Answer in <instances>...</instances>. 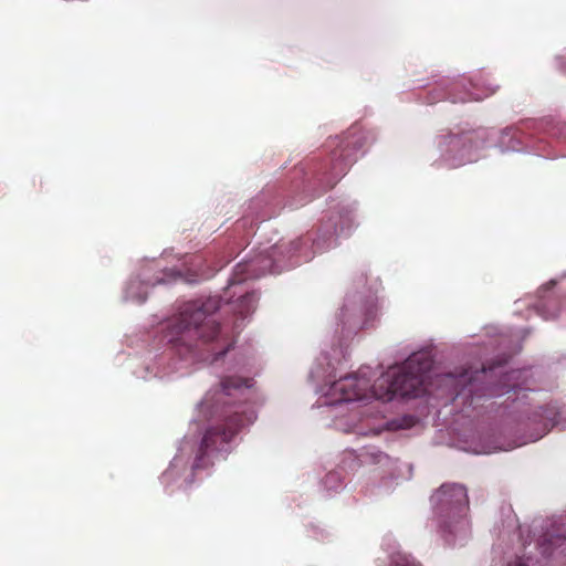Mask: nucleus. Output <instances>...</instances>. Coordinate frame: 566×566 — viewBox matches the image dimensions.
Returning a JSON list of instances; mask_svg holds the SVG:
<instances>
[{"label": "nucleus", "mask_w": 566, "mask_h": 566, "mask_svg": "<svg viewBox=\"0 0 566 566\" xmlns=\"http://www.w3.org/2000/svg\"><path fill=\"white\" fill-rule=\"evenodd\" d=\"M212 302L191 301L184 304L170 324L171 339L178 353L206 359L212 348Z\"/></svg>", "instance_id": "obj_1"}, {"label": "nucleus", "mask_w": 566, "mask_h": 566, "mask_svg": "<svg viewBox=\"0 0 566 566\" xmlns=\"http://www.w3.org/2000/svg\"><path fill=\"white\" fill-rule=\"evenodd\" d=\"M432 367V360L426 354L411 355L401 366L390 368L380 379L379 387L387 385L385 394L379 395L384 400L395 396L418 397L427 391L424 387L427 374Z\"/></svg>", "instance_id": "obj_2"}, {"label": "nucleus", "mask_w": 566, "mask_h": 566, "mask_svg": "<svg viewBox=\"0 0 566 566\" xmlns=\"http://www.w3.org/2000/svg\"><path fill=\"white\" fill-rule=\"evenodd\" d=\"M259 296L255 292H249L240 296L235 302L232 303L233 323L231 332L227 333L224 347L217 352V344L219 343V335L222 333V328L219 324L214 323V360L219 356H223L235 343V337L240 334L244 326V321L248 318L256 308Z\"/></svg>", "instance_id": "obj_3"}, {"label": "nucleus", "mask_w": 566, "mask_h": 566, "mask_svg": "<svg viewBox=\"0 0 566 566\" xmlns=\"http://www.w3.org/2000/svg\"><path fill=\"white\" fill-rule=\"evenodd\" d=\"M432 503L440 514L461 516L469 509L467 489L461 484H443L432 495Z\"/></svg>", "instance_id": "obj_4"}, {"label": "nucleus", "mask_w": 566, "mask_h": 566, "mask_svg": "<svg viewBox=\"0 0 566 566\" xmlns=\"http://www.w3.org/2000/svg\"><path fill=\"white\" fill-rule=\"evenodd\" d=\"M370 380L361 373H354L340 377L332 385L333 395H338L342 401H355L366 397Z\"/></svg>", "instance_id": "obj_5"}, {"label": "nucleus", "mask_w": 566, "mask_h": 566, "mask_svg": "<svg viewBox=\"0 0 566 566\" xmlns=\"http://www.w3.org/2000/svg\"><path fill=\"white\" fill-rule=\"evenodd\" d=\"M242 426V417L234 412L228 416L222 423L214 426V454L224 457L231 450V441Z\"/></svg>", "instance_id": "obj_6"}, {"label": "nucleus", "mask_w": 566, "mask_h": 566, "mask_svg": "<svg viewBox=\"0 0 566 566\" xmlns=\"http://www.w3.org/2000/svg\"><path fill=\"white\" fill-rule=\"evenodd\" d=\"M350 143L338 145V149L332 153V164L328 171V187L333 188L336 181L346 175L354 161V149L349 148Z\"/></svg>", "instance_id": "obj_7"}, {"label": "nucleus", "mask_w": 566, "mask_h": 566, "mask_svg": "<svg viewBox=\"0 0 566 566\" xmlns=\"http://www.w3.org/2000/svg\"><path fill=\"white\" fill-rule=\"evenodd\" d=\"M485 370L475 371L474 375L469 370H463L459 375L446 374L442 381L451 387V394L455 397L468 394L472 396L475 392L474 382Z\"/></svg>", "instance_id": "obj_8"}, {"label": "nucleus", "mask_w": 566, "mask_h": 566, "mask_svg": "<svg viewBox=\"0 0 566 566\" xmlns=\"http://www.w3.org/2000/svg\"><path fill=\"white\" fill-rule=\"evenodd\" d=\"M272 261L268 256L258 255L249 261L238 264V273L242 275L239 281L254 279L270 270Z\"/></svg>", "instance_id": "obj_9"}, {"label": "nucleus", "mask_w": 566, "mask_h": 566, "mask_svg": "<svg viewBox=\"0 0 566 566\" xmlns=\"http://www.w3.org/2000/svg\"><path fill=\"white\" fill-rule=\"evenodd\" d=\"M253 386L250 377L226 376L220 380L221 391L229 397H240Z\"/></svg>", "instance_id": "obj_10"}, {"label": "nucleus", "mask_w": 566, "mask_h": 566, "mask_svg": "<svg viewBox=\"0 0 566 566\" xmlns=\"http://www.w3.org/2000/svg\"><path fill=\"white\" fill-rule=\"evenodd\" d=\"M442 150L451 151L458 149L462 145V140L457 135H449L443 137V142L440 143Z\"/></svg>", "instance_id": "obj_11"}, {"label": "nucleus", "mask_w": 566, "mask_h": 566, "mask_svg": "<svg viewBox=\"0 0 566 566\" xmlns=\"http://www.w3.org/2000/svg\"><path fill=\"white\" fill-rule=\"evenodd\" d=\"M209 438H210V430L207 429L206 433L202 438V442H201V447H200L201 454L199 457H197V459L195 460L193 469H198L201 467L203 455L207 453Z\"/></svg>", "instance_id": "obj_12"}, {"label": "nucleus", "mask_w": 566, "mask_h": 566, "mask_svg": "<svg viewBox=\"0 0 566 566\" xmlns=\"http://www.w3.org/2000/svg\"><path fill=\"white\" fill-rule=\"evenodd\" d=\"M530 558L516 557L509 566H528L527 562Z\"/></svg>", "instance_id": "obj_13"}, {"label": "nucleus", "mask_w": 566, "mask_h": 566, "mask_svg": "<svg viewBox=\"0 0 566 566\" xmlns=\"http://www.w3.org/2000/svg\"><path fill=\"white\" fill-rule=\"evenodd\" d=\"M134 283H132L129 286H128V290H127V293L128 295H130L133 297V289H134Z\"/></svg>", "instance_id": "obj_14"}, {"label": "nucleus", "mask_w": 566, "mask_h": 566, "mask_svg": "<svg viewBox=\"0 0 566 566\" xmlns=\"http://www.w3.org/2000/svg\"><path fill=\"white\" fill-rule=\"evenodd\" d=\"M145 300H146V296H145V295H139V296L137 297V302H138V303H143V302H145Z\"/></svg>", "instance_id": "obj_15"}, {"label": "nucleus", "mask_w": 566, "mask_h": 566, "mask_svg": "<svg viewBox=\"0 0 566 566\" xmlns=\"http://www.w3.org/2000/svg\"><path fill=\"white\" fill-rule=\"evenodd\" d=\"M397 566H417V565H415V564H410V563L406 562L405 564H402V565H397Z\"/></svg>", "instance_id": "obj_16"}, {"label": "nucleus", "mask_w": 566, "mask_h": 566, "mask_svg": "<svg viewBox=\"0 0 566 566\" xmlns=\"http://www.w3.org/2000/svg\"><path fill=\"white\" fill-rule=\"evenodd\" d=\"M157 282H158V283H164V282H165V280H164V279H160V280H158Z\"/></svg>", "instance_id": "obj_17"}]
</instances>
